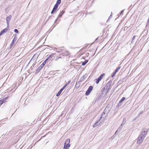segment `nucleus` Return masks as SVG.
<instances>
[{
	"label": "nucleus",
	"mask_w": 149,
	"mask_h": 149,
	"mask_svg": "<svg viewBox=\"0 0 149 149\" xmlns=\"http://www.w3.org/2000/svg\"><path fill=\"white\" fill-rule=\"evenodd\" d=\"M63 90L62 89H61L58 92V93L56 94V96H58L60 95V94H61V93L62 91Z\"/></svg>",
	"instance_id": "obj_12"
},
{
	"label": "nucleus",
	"mask_w": 149,
	"mask_h": 149,
	"mask_svg": "<svg viewBox=\"0 0 149 149\" xmlns=\"http://www.w3.org/2000/svg\"><path fill=\"white\" fill-rule=\"evenodd\" d=\"M8 28H6L3 29V30L1 31L0 33V36L3 35L4 33L6 32L8 30Z\"/></svg>",
	"instance_id": "obj_7"
},
{
	"label": "nucleus",
	"mask_w": 149,
	"mask_h": 149,
	"mask_svg": "<svg viewBox=\"0 0 149 149\" xmlns=\"http://www.w3.org/2000/svg\"><path fill=\"white\" fill-rule=\"evenodd\" d=\"M147 132L146 129H144L142 131L141 135H140V142L143 141V139L145 138Z\"/></svg>",
	"instance_id": "obj_1"
},
{
	"label": "nucleus",
	"mask_w": 149,
	"mask_h": 149,
	"mask_svg": "<svg viewBox=\"0 0 149 149\" xmlns=\"http://www.w3.org/2000/svg\"><path fill=\"white\" fill-rule=\"evenodd\" d=\"M120 67H118L115 70V73H116L118 71V70L120 69Z\"/></svg>",
	"instance_id": "obj_16"
},
{
	"label": "nucleus",
	"mask_w": 149,
	"mask_h": 149,
	"mask_svg": "<svg viewBox=\"0 0 149 149\" xmlns=\"http://www.w3.org/2000/svg\"><path fill=\"white\" fill-rule=\"evenodd\" d=\"M66 86H66V85H64V86H63V88H61V89H62V90L63 91V89H64V88H65L66 87Z\"/></svg>",
	"instance_id": "obj_21"
},
{
	"label": "nucleus",
	"mask_w": 149,
	"mask_h": 149,
	"mask_svg": "<svg viewBox=\"0 0 149 149\" xmlns=\"http://www.w3.org/2000/svg\"><path fill=\"white\" fill-rule=\"evenodd\" d=\"M125 99V97H123L120 100V101L119 102V103H120L123 102Z\"/></svg>",
	"instance_id": "obj_14"
},
{
	"label": "nucleus",
	"mask_w": 149,
	"mask_h": 149,
	"mask_svg": "<svg viewBox=\"0 0 149 149\" xmlns=\"http://www.w3.org/2000/svg\"><path fill=\"white\" fill-rule=\"evenodd\" d=\"M42 68H41V67H40V66L38 68V69L37 70L39 69H41Z\"/></svg>",
	"instance_id": "obj_22"
},
{
	"label": "nucleus",
	"mask_w": 149,
	"mask_h": 149,
	"mask_svg": "<svg viewBox=\"0 0 149 149\" xmlns=\"http://www.w3.org/2000/svg\"><path fill=\"white\" fill-rule=\"evenodd\" d=\"M93 88V87L91 86H90L88 88V90L86 91V95H88L90 92L92 91Z\"/></svg>",
	"instance_id": "obj_5"
},
{
	"label": "nucleus",
	"mask_w": 149,
	"mask_h": 149,
	"mask_svg": "<svg viewBox=\"0 0 149 149\" xmlns=\"http://www.w3.org/2000/svg\"><path fill=\"white\" fill-rule=\"evenodd\" d=\"M98 122H97V123H96L93 126V127H95L96 126H97V125H98Z\"/></svg>",
	"instance_id": "obj_17"
},
{
	"label": "nucleus",
	"mask_w": 149,
	"mask_h": 149,
	"mask_svg": "<svg viewBox=\"0 0 149 149\" xmlns=\"http://www.w3.org/2000/svg\"><path fill=\"white\" fill-rule=\"evenodd\" d=\"M14 31L15 32L17 33H19V31L17 29H15Z\"/></svg>",
	"instance_id": "obj_18"
},
{
	"label": "nucleus",
	"mask_w": 149,
	"mask_h": 149,
	"mask_svg": "<svg viewBox=\"0 0 149 149\" xmlns=\"http://www.w3.org/2000/svg\"><path fill=\"white\" fill-rule=\"evenodd\" d=\"M139 141H140V140L139 139H138L137 140V143H139Z\"/></svg>",
	"instance_id": "obj_23"
},
{
	"label": "nucleus",
	"mask_w": 149,
	"mask_h": 149,
	"mask_svg": "<svg viewBox=\"0 0 149 149\" xmlns=\"http://www.w3.org/2000/svg\"><path fill=\"white\" fill-rule=\"evenodd\" d=\"M50 57V56L49 57H48L45 60V61L43 62V63H42V64H41L40 66V67H41V68H42L44 66V65H45V64L46 63V61H47L48 59Z\"/></svg>",
	"instance_id": "obj_9"
},
{
	"label": "nucleus",
	"mask_w": 149,
	"mask_h": 149,
	"mask_svg": "<svg viewBox=\"0 0 149 149\" xmlns=\"http://www.w3.org/2000/svg\"><path fill=\"white\" fill-rule=\"evenodd\" d=\"M8 99V98L7 97H6L3 99H1L0 100V105L2 104L6 100Z\"/></svg>",
	"instance_id": "obj_10"
},
{
	"label": "nucleus",
	"mask_w": 149,
	"mask_h": 149,
	"mask_svg": "<svg viewBox=\"0 0 149 149\" xmlns=\"http://www.w3.org/2000/svg\"><path fill=\"white\" fill-rule=\"evenodd\" d=\"M116 74V73H115V72L113 73V74L112 75L111 77H114V76H115V74Z\"/></svg>",
	"instance_id": "obj_20"
},
{
	"label": "nucleus",
	"mask_w": 149,
	"mask_h": 149,
	"mask_svg": "<svg viewBox=\"0 0 149 149\" xmlns=\"http://www.w3.org/2000/svg\"><path fill=\"white\" fill-rule=\"evenodd\" d=\"M70 139H67L64 143L63 149H68L70 146Z\"/></svg>",
	"instance_id": "obj_2"
},
{
	"label": "nucleus",
	"mask_w": 149,
	"mask_h": 149,
	"mask_svg": "<svg viewBox=\"0 0 149 149\" xmlns=\"http://www.w3.org/2000/svg\"><path fill=\"white\" fill-rule=\"evenodd\" d=\"M12 18V16L10 15L8 16L6 18V22L7 25V27L9 25V23L10 22Z\"/></svg>",
	"instance_id": "obj_3"
},
{
	"label": "nucleus",
	"mask_w": 149,
	"mask_h": 149,
	"mask_svg": "<svg viewBox=\"0 0 149 149\" xmlns=\"http://www.w3.org/2000/svg\"><path fill=\"white\" fill-rule=\"evenodd\" d=\"M12 7H8L5 9V11L6 13H8L9 11L11 9Z\"/></svg>",
	"instance_id": "obj_8"
},
{
	"label": "nucleus",
	"mask_w": 149,
	"mask_h": 149,
	"mask_svg": "<svg viewBox=\"0 0 149 149\" xmlns=\"http://www.w3.org/2000/svg\"><path fill=\"white\" fill-rule=\"evenodd\" d=\"M61 2V0H58L56 2V3L55 5V6H58V5L60 4Z\"/></svg>",
	"instance_id": "obj_11"
},
{
	"label": "nucleus",
	"mask_w": 149,
	"mask_h": 149,
	"mask_svg": "<svg viewBox=\"0 0 149 149\" xmlns=\"http://www.w3.org/2000/svg\"><path fill=\"white\" fill-rule=\"evenodd\" d=\"M104 75V74H102L98 79H96V83L97 84H98L99 83V81L102 80L103 77Z\"/></svg>",
	"instance_id": "obj_4"
},
{
	"label": "nucleus",
	"mask_w": 149,
	"mask_h": 149,
	"mask_svg": "<svg viewBox=\"0 0 149 149\" xmlns=\"http://www.w3.org/2000/svg\"><path fill=\"white\" fill-rule=\"evenodd\" d=\"M70 83V81L68 82V83H67L65 85H66V86L68 85Z\"/></svg>",
	"instance_id": "obj_24"
},
{
	"label": "nucleus",
	"mask_w": 149,
	"mask_h": 149,
	"mask_svg": "<svg viewBox=\"0 0 149 149\" xmlns=\"http://www.w3.org/2000/svg\"><path fill=\"white\" fill-rule=\"evenodd\" d=\"M88 62V60H86L85 61L83 62L82 63V65H84Z\"/></svg>",
	"instance_id": "obj_13"
},
{
	"label": "nucleus",
	"mask_w": 149,
	"mask_h": 149,
	"mask_svg": "<svg viewBox=\"0 0 149 149\" xmlns=\"http://www.w3.org/2000/svg\"><path fill=\"white\" fill-rule=\"evenodd\" d=\"M58 8V6H57L56 5V6L55 5L54 6V7L52 11L51 12V14H53V13H55L56 11Z\"/></svg>",
	"instance_id": "obj_6"
},
{
	"label": "nucleus",
	"mask_w": 149,
	"mask_h": 149,
	"mask_svg": "<svg viewBox=\"0 0 149 149\" xmlns=\"http://www.w3.org/2000/svg\"><path fill=\"white\" fill-rule=\"evenodd\" d=\"M14 41H15V39H13V41H12V43L11 44V46H13V44H14Z\"/></svg>",
	"instance_id": "obj_19"
},
{
	"label": "nucleus",
	"mask_w": 149,
	"mask_h": 149,
	"mask_svg": "<svg viewBox=\"0 0 149 149\" xmlns=\"http://www.w3.org/2000/svg\"><path fill=\"white\" fill-rule=\"evenodd\" d=\"M64 12L62 11L59 14L58 16V17H61L62 15L64 13Z\"/></svg>",
	"instance_id": "obj_15"
}]
</instances>
